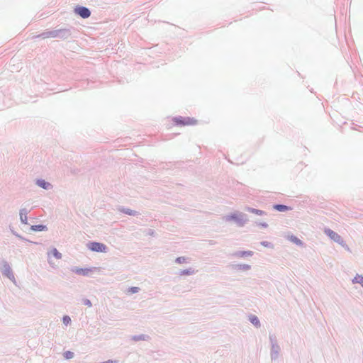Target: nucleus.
I'll return each mask as SVG.
<instances>
[{
  "label": "nucleus",
  "mask_w": 363,
  "mask_h": 363,
  "mask_svg": "<svg viewBox=\"0 0 363 363\" xmlns=\"http://www.w3.org/2000/svg\"><path fill=\"white\" fill-rule=\"evenodd\" d=\"M75 12L83 18H86L91 15L90 11L87 8L83 6L76 8Z\"/></svg>",
  "instance_id": "nucleus-4"
},
{
  "label": "nucleus",
  "mask_w": 363,
  "mask_h": 363,
  "mask_svg": "<svg viewBox=\"0 0 363 363\" xmlns=\"http://www.w3.org/2000/svg\"><path fill=\"white\" fill-rule=\"evenodd\" d=\"M353 283H359L361 284H363V277L361 275H357L352 280Z\"/></svg>",
  "instance_id": "nucleus-9"
},
{
  "label": "nucleus",
  "mask_w": 363,
  "mask_h": 363,
  "mask_svg": "<svg viewBox=\"0 0 363 363\" xmlns=\"http://www.w3.org/2000/svg\"><path fill=\"white\" fill-rule=\"evenodd\" d=\"M52 253L56 258H61V254L56 249H53Z\"/></svg>",
  "instance_id": "nucleus-13"
},
{
  "label": "nucleus",
  "mask_w": 363,
  "mask_h": 363,
  "mask_svg": "<svg viewBox=\"0 0 363 363\" xmlns=\"http://www.w3.org/2000/svg\"><path fill=\"white\" fill-rule=\"evenodd\" d=\"M325 234L329 236L332 240L335 242H337L341 245H343V240L341 237L335 232L333 231L330 229H326L325 230Z\"/></svg>",
  "instance_id": "nucleus-3"
},
{
  "label": "nucleus",
  "mask_w": 363,
  "mask_h": 363,
  "mask_svg": "<svg viewBox=\"0 0 363 363\" xmlns=\"http://www.w3.org/2000/svg\"><path fill=\"white\" fill-rule=\"evenodd\" d=\"M184 260H185V258L183 257H178L177 259V262H178L179 263H182V262H184Z\"/></svg>",
  "instance_id": "nucleus-18"
},
{
  "label": "nucleus",
  "mask_w": 363,
  "mask_h": 363,
  "mask_svg": "<svg viewBox=\"0 0 363 363\" xmlns=\"http://www.w3.org/2000/svg\"><path fill=\"white\" fill-rule=\"evenodd\" d=\"M88 248L94 252H105L106 250V246L100 242H91L88 244Z\"/></svg>",
  "instance_id": "nucleus-2"
},
{
  "label": "nucleus",
  "mask_w": 363,
  "mask_h": 363,
  "mask_svg": "<svg viewBox=\"0 0 363 363\" xmlns=\"http://www.w3.org/2000/svg\"><path fill=\"white\" fill-rule=\"evenodd\" d=\"M183 274H191V272H189V271H186V272L184 271Z\"/></svg>",
  "instance_id": "nucleus-19"
},
{
  "label": "nucleus",
  "mask_w": 363,
  "mask_h": 363,
  "mask_svg": "<svg viewBox=\"0 0 363 363\" xmlns=\"http://www.w3.org/2000/svg\"><path fill=\"white\" fill-rule=\"evenodd\" d=\"M128 213L129 215H133V213H132V211L128 212Z\"/></svg>",
  "instance_id": "nucleus-21"
},
{
  "label": "nucleus",
  "mask_w": 363,
  "mask_h": 363,
  "mask_svg": "<svg viewBox=\"0 0 363 363\" xmlns=\"http://www.w3.org/2000/svg\"><path fill=\"white\" fill-rule=\"evenodd\" d=\"M246 254L249 255H252V252H245Z\"/></svg>",
  "instance_id": "nucleus-20"
},
{
  "label": "nucleus",
  "mask_w": 363,
  "mask_h": 363,
  "mask_svg": "<svg viewBox=\"0 0 363 363\" xmlns=\"http://www.w3.org/2000/svg\"><path fill=\"white\" fill-rule=\"evenodd\" d=\"M289 240L294 242L295 244L298 245H303V242H301V240H299L298 238H296V236H294V235H291L289 237Z\"/></svg>",
  "instance_id": "nucleus-7"
},
{
  "label": "nucleus",
  "mask_w": 363,
  "mask_h": 363,
  "mask_svg": "<svg viewBox=\"0 0 363 363\" xmlns=\"http://www.w3.org/2000/svg\"><path fill=\"white\" fill-rule=\"evenodd\" d=\"M45 228V226L42 225H33L32 226V229L34 230H43Z\"/></svg>",
  "instance_id": "nucleus-11"
},
{
  "label": "nucleus",
  "mask_w": 363,
  "mask_h": 363,
  "mask_svg": "<svg viewBox=\"0 0 363 363\" xmlns=\"http://www.w3.org/2000/svg\"><path fill=\"white\" fill-rule=\"evenodd\" d=\"M71 321V319L69 316L67 315H65L63 317V323L64 324H65L66 325H68Z\"/></svg>",
  "instance_id": "nucleus-16"
},
{
  "label": "nucleus",
  "mask_w": 363,
  "mask_h": 363,
  "mask_svg": "<svg viewBox=\"0 0 363 363\" xmlns=\"http://www.w3.org/2000/svg\"><path fill=\"white\" fill-rule=\"evenodd\" d=\"M274 208L279 211H286L290 209V208L288 207L287 206L281 204L275 205Z\"/></svg>",
  "instance_id": "nucleus-6"
},
{
  "label": "nucleus",
  "mask_w": 363,
  "mask_h": 363,
  "mask_svg": "<svg viewBox=\"0 0 363 363\" xmlns=\"http://www.w3.org/2000/svg\"><path fill=\"white\" fill-rule=\"evenodd\" d=\"M250 211L252 213H256L257 215H262L264 213V212L262 211L255 209V208L250 209Z\"/></svg>",
  "instance_id": "nucleus-14"
},
{
  "label": "nucleus",
  "mask_w": 363,
  "mask_h": 363,
  "mask_svg": "<svg viewBox=\"0 0 363 363\" xmlns=\"http://www.w3.org/2000/svg\"><path fill=\"white\" fill-rule=\"evenodd\" d=\"M177 125H194L197 123V121L194 118L186 117H178L173 119Z\"/></svg>",
  "instance_id": "nucleus-1"
},
{
  "label": "nucleus",
  "mask_w": 363,
  "mask_h": 363,
  "mask_svg": "<svg viewBox=\"0 0 363 363\" xmlns=\"http://www.w3.org/2000/svg\"><path fill=\"white\" fill-rule=\"evenodd\" d=\"M250 320L251 323L252 324H254L255 325H256V326H259V319H258V318L257 316L251 315L250 317Z\"/></svg>",
  "instance_id": "nucleus-8"
},
{
  "label": "nucleus",
  "mask_w": 363,
  "mask_h": 363,
  "mask_svg": "<svg viewBox=\"0 0 363 363\" xmlns=\"http://www.w3.org/2000/svg\"><path fill=\"white\" fill-rule=\"evenodd\" d=\"M38 184L44 189H47L48 186H50V184L45 182V181H38Z\"/></svg>",
  "instance_id": "nucleus-12"
},
{
  "label": "nucleus",
  "mask_w": 363,
  "mask_h": 363,
  "mask_svg": "<svg viewBox=\"0 0 363 363\" xmlns=\"http://www.w3.org/2000/svg\"><path fill=\"white\" fill-rule=\"evenodd\" d=\"M72 272H74V273L79 274V275L88 276L89 274V273L92 272V269H89V268H78V267H77V268L73 269Z\"/></svg>",
  "instance_id": "nucleus-5"
},
{
  "label": "nucleus",
  "mask_w": 363,
  "mask_h": 363,
  "mask_svg": "<svg viewBox=\"0 0 363 363\" xmlns=\"http://www.w3.org/2000/svg\"><path fill=\"white\" fill-rule=\"evenodd\" d=\"M64 357L66 359H72L74 357V353L70 351H67L64 353Z\"/></svg>",
  "instance_id": "nucleus-10"
},
{
  "label": "nucleus",
  "mask_w": 363,
  "mask_h": 363,
  "mask_svg": "<svg viewBox=\"0 0 363 363\" xmlns=\"http://www.w3.org/2000/svg\"><path fill=\"white\" fill-rule=\"evenodd\" d=\"M138 291H139V288H138V287H130L128 289V292L130 293V294L137 293V292H138Z\"/></svg>",
  "instance_id": "nucleus-15"
},
{
  "label": "nucleus",
  "mask_w": 363,
  "mask_h": 363,
  "mask_svg": "<svg viewBox=\"0 0 363 363\" xmlns=\"http://www.w3.org/2000/svg\"><path fill=\"white\" fill-rule=\"evenodd\" d=\"M84 303L86 306H89V307H91V301H90L89 299H84Z\"/></svg>",
  "instance_id": "nucleus-17"
}]
</instances>
